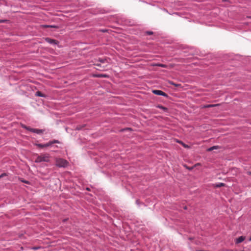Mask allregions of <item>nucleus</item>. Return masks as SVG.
I'll return each mask as SVG.
<instances>
[{
    "instance_id": "3",
    "label": "nucleus",
    "mask_w": 251,
    "mask_h": 251,
    "mask_svg": "<svg viewBox=\"0 0 251 251\" xmlns=\"http://www.w3.org/2000/svg\"><path fill=\"white\" fill-rule=\"evenodd\" d=\"M152 93L155 95H159V96H163L165 97H167L168 96L167 94H166L162 91H161L159 90H153L152 91Z\"/></svg>"
},
{
    "instance_id": "26",
    "label": "nucleus",
    "mask_w": 251,
    "mask_h": 251,
    "mask_svg": "<svg viewBox=\"0 0 251 251\" xmlns=\"http://www.w3.org/2000/svg\"><path fill=\"white\" fill-rule=\"evenodd\" d=\"M249 174H250V175H251V172H249Z\"/></svg>"
},
{
    "instance_id": "24",
    "label": "nucleus",
    "mask_w": 251,
    "mask_h": 251,
    "mask_svg": "<svg viewBox=\"0 0 251 251\" xmlns=\"http://www.w3.org/2000/svg\"><path fill=\"white\" fill-rule=\"evenodd\" d=\"M136 202H137V203L138 204V200L136 201Z\"/></svg>"
},
{
    "instance_id": "23",
    "label": "nucleus",
    "mask_w": 251,
    "mask_h": 251,
    "mask_svg": "<svg viewBox=\"0 0 251 251\" xmlns=\"http://www.w3.org/2000/svg\"><path fill=\"white\" fill-rule=\"evenodd\" d=\"M97 66H100V64H97Z\"/></svg>"
},
{
    "instance_id": "5",
    "label": "nucleus",
    "mask_w": 251,
    "mask_h": 251,
    "mask_svg": "<svg viewBox=\"0 0 251 251\" xmlns=\"http://www.w3.org/2000/svg\"><path fill=\"white\" fill-rule=\"evenodd\" d=\"M35 146L38 148H43L45 147H48L50 146L49 143H47L46 144H36Z\"/></svg>"
},
{
    "instance_id": "21",
    "label": "nucleus",
    "mask_w": 251,
    "mask_h": 251,
    "mask_svg": "<svg viewBox=\"0 0 251 251\" xmlns=\"http://www.w3.org/2000/svg\"><path fill=\"white\" fill-rule=\"evenodd\" d=\"M182 145H183V147H184L185 148H187V147H188L187 145H185V144H183V143H182Z\"/></svg>"
},
{
    "instance_id": "13",
    "label": "nucleus",
    "mask_w": 251,
    "mask_h": 251,
    "mask_svg": "<svg viewBox=\"0 0 251 251\" xmlns=\"http://www.w3.org/2000/svg\"><path fill=\"white\" fill-rule=\"evenodd\" d=\"M157 66H158L159 67H163V68H165L166 67V65L163 64H158L157 65Z\"/></svg>"
},
{
    "instance_id": "6",
    "label": "nucleus",
    "mask_w": 251,
    "mask_h": 251,
    "mask_svg": "<svg viewBox=\"0 0 251 251\" xmlns=\"http://www.w3.org/2000/svg\"><path fill=\"white\" fill-rule=\"evenodd\" d=\"M245 239V238L244 236H240V237L236 239L235 242L236 244H239L243 242Z\"/></svg>"
},
{
    "instance_id": "22",
    "label": "nucleus",
    "mask_w": 251,
    "mask_h": 251,
    "mask_svg": "<svg viewBox=\"0 0 251 251\" xmlns=\"http://www.w3.org/2000/svg\"><path fill=\"white\" fill-rule=\"evenodd\" d=\"M189 239L190 240H194V238L193 237H189Z\"/></svg>"
},
{
    "instance_id": "4",
    "label": "nucleus",
    "mask_w": 251,
    "mask_h": 251,
    "mask_svg": "<svg viewBox=\"0 0 251 251\" xmlns=\"http://www.w3.org/2000/svg\"><path fill=\"white\" fill-rule=\"evenodd\" d=\"M45 40L46 42H47L48 43H49L50 44L56 45L58 43L57 41L54 40V39L49 38H46Z\"/></svg>"
},
{
    "instance_id": "1",
    "label": "nucleus",
    "mask_w": 251,
    "mask_h": 251,
    "mask_svg": "<svg viewBox=\"0 0 251 251\" xmlns=\"http://www.w3.org/2000/svg\"><path fill=\"white\" fill-rule=\"evenodd\" d=\"M50 161V155L48 153L41 154L38 155L35 160V162L37 163L42 162H49Z\"/></svg>"
},
{
    "instance_id": "19",
    "label": "nucleus",
    "mask_w": 251,
    "mask_h": 251,
    "mask_svg": "<svg viewBox=\"0 0 251 251\" xmlns=\"http://www.w3.org/2000/svg\"><path fill=\"white\" fill-rule=\"evenodd\" d=\"M224 185V184L223 183H220L219 185H217L218 187H221Z\"/></svg>"
},
{
    "instance_id": "7",
    "label": "nucleus",
    "mask_w": 251,
    "mask_h": 251,
    "mask_svg": "<svg viewBox=\"0 0 251 251\" xmlns=\"http://www.w3.org/2000/svg\"><path fill=\"white\" fill-rule=\"evenodd\" d=\"M33 133H37L38 134H42L43 132V130L42 129H39L37 128H34Z\"/></svg>"
},
{
    "instance_id": "15",
    "label": "nucleus",
    "mask_w": 251,
    "mask_h": 251,
    "mask_svg": "<svg viewBox=\"0 0 251 251\" xmlns=\"http://www.w3.org/2000/svg\"><path fill=\"white\" fill-rule=\"evenodd\" d=\"M99 61L101 63H104L105 62L106 60L104 59H99Z\"/></svg>"
},
{
    "instance_id": "12",
    "label": "nucleus",
    "mask_w": 251,
    "mask_h": 251,
    "mask_svg": "<svg viewBox=\"0 0 251 251\" xmlns=\"http://www.w3.org/2000/svg\"><path fill=\"white\" fill-rule=\"evenodd\" d=\"M49 143L50 145V146H51L52 145H53V144H55V143H59V141H58V140H53V141H50Z\"/></svg>"
},
{
    "instance_id": "18",
    "label": "nucleus",
    "mask_w": 251,
    "mask_h": 251,
    "mask_svg": "<svg viewBox=\"0 0 251 251\" xmlns=\"http://www.w3.org/2000/svg\"><path fill=\"white\" fill-rule=\"evenodd\" d=\"M45 27H54L55 26L54 25H44Z\"/></svg>"
},
{
    "instance_id": "11",
    "label": "nucleus",
    "mask_w": 251,
    "mask_h": 251,
    "mask_svg": "<svg viewBox=\"0 0 251 251\" xmlns=\"http://www.w3.org/2000/svg\"><path fill=\"white\" fill-rule=\"evenodd\" d=\"M157 107H158V108H160L161 109H162V110H163L164 111H167V110H168L166 107H164L163 106H162L161 105H158L157 106Z\"/></svg>"
},
{
    "instance_id": "9",
    "label": "nucleus",
    "mask_w": 251,
    "mask_h": 251,
    "mask_svg": "<svg viewBox=\"0 0 251 251\" xmlns=\"http://www.w3.org/2000/svg\"><path fill=\"white\" fill-rule=\"evenodd\" d=\"M23 127H24V128H25V129H26L27 130L30 131V132H34L33 130H34V128H31L30 127H28V126H23Z\"/></svg>"
},
{
    "instance_id": "25",
    "label": "nucleus",
    "mask_w": 251,
    "mask_h": 251,
    "mask_svg": "<svg viewBox=\"0 0 251 251\" xmlns=\"http://www.w3.org/2000/svg\"><path fill=\"white\" fill-rule=\"evenodd\" d=\"M184 208V209H186V206H185Z\"/></svg>"
},
{
    "instance_id": "16",
    "label": "nucleus",
    "mask_w": 251,
    "mask_h": 251,
    "mask_svg": "<svg viewBox=\"0 0 251 251\" xmlns=\"http://www.w3.org/2000/svg\"><path fill=\"white\" fill-rule=\"evenodd\" d=\"M146 33L148 34V35H152L153 34V32L152 31H147L146 32Z\"/></svg>"
},
{
    "instance_id": "2",
    "label": "nucleus",
    "mask_w": 251,
    "mask_h": 251,
    "mask_svg": "<svg viewBox=\"0 0 251 251\" xmlns=\"http://www.w3.org/2000/svg\"><path fill=\"white\" fill-rule=\"evenodd\" d=\"M68 165V162L62 158H57L56 159V165L58 167H66Z\"/></svg>"
},
{
    "instance_id": "14",
    "label": "nucleus",
    "mask_w": 251,
    "mask_h": 251,
    "mask_svg": "<svg viewBox=\"0 0 251 251\" xmlns=\"http://www.w3.org/2000/svg\"><path fill=\"white\" fill-rule=\"evenodd\" d=\"M216 105H213V104H209V105H207L206 106H205V107H213L214 106H215Z\"/></svg>"
},
{
    "instance_id": "8",
    "label": "nucleus",
    "mask_w": 251,
    "mask_h": 251,
    "mask_svg": "<svg viewBox=\"0 0 251 251\" xmlns=\"http://www.w3.org/2000/svg\"><path fill=\"white\" fill-rule=\"evenodd\" d=\"M36 96L41 97H45V95L43 94L40 91H37L36 93Z\"/></svg>"
},
{
    "instance_id": "20",
    "label": "nucleus",
    "mask_w": 251,
    "mask_h": 251,
    "mask_svg": "<svg viewBox=\"0 0 251 251\" xmlns=\"http://www.w3.org/2000/svg\"><path fill=\"white\" fill-rule=\"evenodd\" d=\"M6 21L5 20H0V23H5Z\"/></svg>"
},
{
    "instance_id": "10",
    "label": "nucleus",
    "mask_w": 251,
    "mask_h": 251,
    "mask_svg": "<svg viewBox=\"0 0 251 251\" xmlns=\"http://www.w3.org/2000/svg\"><path fill=\"white\" fill-rule=\"evenodd\" d=\"M218 149V146H213V147H211L208 148L207 150V151H213L214 149Z\"/></svg>"
},
{
    "instance_id": "17",
    "label": "nucleus",
    "mask_w": 251,
    "mask_h": 251,
    "mask_svg": "<svg viewBox=\"0 0 251 251\" xmlns=\"http://www.w3.org/2000/svg\"><path fill=\"white\" fill-rule=\"evenodd\" d=\"M6 176V175L5 173H3L1 175H0V178L2 177L3 176Z\"/></svg>"
}]
</instances>
